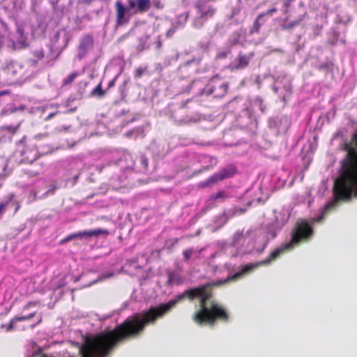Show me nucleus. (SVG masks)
<instances>
[{
  "label": "nucleus",
  "instance_id": "nucleus-58",
  "mask_svg": "<svg viewBox=\"0 0 357 357\" xmlns=\"http://www.w3.org/2000/svg\"><path fill=\"white\" fill-rule=\"evenodd\" d=\"M174 265H175V268H176V270L174 271H177L179 273L183 272V269L182 265H181L178 262L175 263Z\"/></svg>",
  "mask_w": 357,
  "mask_h": 357
},
{
  "label": "nucleus",
  "instance_id": "nucleus-57",
  "mask_svg": "<svg viewBox=\"0 0 357 357\" xmlns=\"http://www.w3.org/2000/svg\"><path fill=\"white\" fill-rule=\"evenodd\" d=\"M175 31H176V28H171V29H169L167 31V33H166V36H167V38H171V37L174 35V33H175Z\"/></svg>",
  "mask_w": 357,
  "mask_h": 357
},
{
  "label": "nucleus",
  "instance_id": "nucleus-45",
  "mask_svg": "<svg viewBox=\"0 0 357 357\" xmlns=\"http://www.w3.org/2000/svg\"><path fill=\"white\" fill-rule=\"evenodd\" d=\"M57 189V186L54 183H52L48 190L45 192V195H53L56 190Z\"/></svg>",
  "mask_w": 357,
  "mask_h": 357
},
{
  "label": "nucleus",
  "instance_id": "nucleus-24",
  "mask_svg": "<svg viewBox=\"0 0 357 357\" xmlns=\"http://www.w3.org/2000/svg\"><path fill=\"white\" fill-rule=\"evenodd\" d=\"M130 82V78L126 79L119 86V92L121 95V100H124L126 97L127 96V91H128V84Z\"/></svg>",
  "mask_w": 357,
  "mask_h": 357
},
{
  "label": "nucleus",
  "instance_id": "nucleus-29",
  "mask_svg": "<svg viewBox=\"0 0 357 357\" xmlns=\"http://www.w3.org/2000/svg\"><path fill=\"white\" fill-rule=\"evenodd\" d=\"M210 0H197L195 8L197 10V12L202 11L203 10L207 9V7L210 5H208V1Z\"/></svg>",
  "mask_w": 357,
  "mask_h": 357
},
{
  "label": "nucleus",
  "instance_id": "nucleus-11",
  "mask_svg": "<svg viewBox=\"0 0 357 357\" xmlns=\"http://www.w3.org/2000/svg\"><path fill=\"white\" fill-rule=\"evenodd\" d=\"M16 33L17 35V42L10 40L12 48L13 50L24 49L29 45L27 42V36L24 33V29L22 25L17 24Z\"/></svg>",
  "mask_w": 357,
  "mask_h": 357
},
{
  "label": "nucleus",
  "instance_id": "nucleus-21",
  "mask_svg": "<svg viewBox=\"0 0 357 357\" xmlns=\"http://www.w3.org/2000/svg\"><path fill=\"white\" fill-rule=\"evenodd\" d=\"M216 12V8L212 6H209L207 7V9L203 10L202 11L199 12V16L206 21L208 18L212 17Z\"/></svg>",
  "mask_w": 357,
  "mask_h": 357
},
{
  "label": "nucleus",
  "instance_id": "nucleus-50",
  "mask_svg": "<svg viewBox=\"0 0 357 357\" xmlns=\"http://www.w3.org/2000/svg\"><path fill=\"white\" fill-rule=\"evenodd\" d=\"M240 11H241V9L239 8H234L232 9L231 14L227 16L228 19L231 20V18L238 15L240 13Z\"/></svg>",
  "mask_w": 357,
  "mask_h": 357
},
{
  "label": "nucleus",
  "instance_id": "nucleus-34",
  "mask_svg": "<svg viewBox=\"0 0 357 357\" xmlns=\"http://www.w3.org/2000/svg\"><path fill=\"white\" fill-rule=\"evenodd\" d=\"M193 252L194 250L192 248L183 250V255L184 261L188 262L191 259Z\"/></svg>",
  "mask_w": 357,
  "mask_h": 357
},
{
  "label": "nucleus",
  "instance_id": "nucleus-30",
  "mask_svg": "<svg viewBox=\"0 0 357 357\" xmlns=\"http://www.w3.org/2000/svg\"><path fill=\"white\" fill-rule=\"evenodd\" d=\"M205 22L206 21L199 15L194 19L192 26L195 29H199L203 27Z\"/></svg>",
  "mask_w": 357,
  "mask_h": 357
},
{
  "label": "nucleus",
  "instance_id": "nucleus-8",
  "mask_svg": "<svg viewBox=\"0 0 357 357\" xmlns=\"http://www.w3.org/2000/svg\"><path fill=\"white\" fill-rule=\"evenodd\" d=\"M212 263H213V261H212V259H211V261L208 262V265L210 266H211L212 272H213V273H216L218 271L222 272L224 271H227L228 272H229V275H228L227 278H226L225 279H220V280H218L215 282H214L213 284L215 286H220V285L225 284L226 282H227L230 280H236L245 273V264L241 265V271H236L234 273L231 274L230 272V269L231 268V265L230 264L226 263L223 266H219L218 265L212 264Z\"/></svg>",
  "mask_w": 357,
  "mask_h": 357
},
{
  "label": "nucleus",
  "instance_id": "nucleus-59",
  "mask_svg": "<svg viewBox=\"0 0 357 357\" xmlns=\"http://www.w3.org/2000/svg\"><path fill=\"white\" fill-rule=\"evenodd\" d=\"M228 52H222L218 54L216 58L217 59H225L227 57Z\"/></svg>",
  "mask_w": 357,
  "mask_h": 357
},
{
  "label": "nucleus",
  "instance_id": "nucleus-49",
  "mask_svg": "<svg viewBox=\"0 0 357 357\" xmlns=\"http://www.w3.org/2000/svg\"><path fill=\"white\" fill-rule=\"evenodd\" d=\"M20 127V124H18L16 127L12 126V125H10V126H6L4 127V128L9 132L10 133H15L16 132V131L17 130V129L19 128Z\"/></svg>",
  "mask_w": 357,
  "mask_h": 357
},
{
  "label": "nucleus",
  "instance_id": "nucleus-15",
  "mask_svg": "<svg viewBox=\"0 0 357 357\" xmlns=\"http://www.w3.org/2000/svg\"><path fill=\"white\" fill-rule=\"evenodd\" d=\"M245 42V29H243L242 27L234 31V33L230 36L229 39V43L230 45H241L243 46Z\"/></svg>",
  "mask_w": 357,
  "mask_h": 357
},
{
  "label": "nucleus",
  "instance_id": "nucleus-56",
  "mask_svg": "<svg viewBox=\"0 0 357 357\" xmlns=\"http://www.w3.org/2000/svg\"><path fill=\"white\" fill-rule=\"evenodd\" d=\"M124 135L127 137V138H129V139H134V132L132 130H128L127 132H125Z\"/></svg>",
  "mask_w": 357,
  "mask_h": 357
},
{
  "label": "nucleus",
  "instance_id": "nucleus-52",
  "mask_svg": "<svg viewBox=\"0 0 357 357\" xmlns=\"http://www.w3.org/2000/svg\"><path fill=\"white\" fill-rule=\"evenodd\" d=\"M35 303H33V302H29L26 305H25L24 307H23V309H22V313L21 314H29V313L28 312H26V310L32 305H35Z\"/></svg>",
  "mask_w": 357,
  "mask_h": 357
},
{
  "label": "nucleus",
  "instance_id": "nucleus-13",
  "mask_svg": "<svg viewBox=\"0 0 357 357\" xmlns=\"http://www.w3.org/2000/svg\"><path fill=\"white\" fill-rule=\"evenodd\" d=\"M47 28V24L41 20H38L35 24L31 25V37L34 39L44 38Z\"/></svg>",
  "mask_w": 357,
  "mask_h": 357
},
{
  "label": "nucleus",
  "instance_id": "nucleus-61",
  "mask_svg": "<svg viewBox=\"0 0 357 357\" xmlns=\"http://www.w3.org/2000/svg\"><path fill=\"white\" fill-rule=\"evenodd\" d=\"M258 266V264H247L246 268H247V273L252 271L255 267Z\"/></svg>",
  "mask_w": 357,
  "mask_h": 357
},
{
  "label": "nucleus",
  "instance_id": "nucleus-3",
  "mask_svg": "<svg viewBox=\"0 0 357 357\" xmlns=\"http://www.w3.org/2000/svg\"><path fill=\"white\" fill-rule=\"evenodd\" d=\"M313 233L312 227L305 220L297 221L294 228L291 231L289 242L282 244L280 248L271 252L264 261L260 262V264H268L284 252L294 249L301 243L308 241L312 238Z\"/></svg>",
  "mask_w": 357,
  "mask_h": 357
},
{
  "label": "nucleus",
  "instance_id": "nucleus-10",
  "mask_svg": "<svg viewBox=\"0 0 357 357\" xmlns=\"http://www.w3.org/2000/svg\"><path fill=\"white\" fill-rule=\"evenodd\" d=\"M40 153L36 144L29 143L27 146H24L20 154L24 157L23 161L33 164L40 158Z\"/></svg>",
  "mask_w": 357,
  "mask_h": 357
},
{
  "label": "nucleus",
  "instance_id": "nucleus-41",
  "mask_svg": "<svg viewBox=\"0 0 357 357\" xmlns=\"http://www.w3.org/2000/svg\"><path fill=\"white\" fill-rule=\"evenodd\" d=\"M132 130H133L134 135H135L134 139L137 138L141 135H142L144 132V128L142 126L136 127V128H133Z\"/></svg>",
  "mask_w": 357,
  "mask_h": 357
},
{
  "label": "nucleus",
  "instance_id": "nucleus-6",
  "mask_svg": "<svg viewBox=\"0 0 357 357\" xmlns=\"http://www.w3.org/2000/svg\"><path fill=\"white\" fill-rule=\"evenodd\" d=\"M110 233L108 229H102V228L79 231L78 232H75V233L68 235L66 238L61 240L60 244H61V245L65 244L71 241L77 240V239H79V240H83V239L90 240L93 237L98 238L100 236H107Z\"/></svg>",
  "mask_w": 357,
  "mask_h": 357
},
{
  "label": "nucleus",
  "instance_id": "nucleus-43",
  "mask_svg": "<svg viewBox=\"0 0 357 357\" xmlns=\"http://www.w3.org/2000/svg\"><path fill=\"white\" fill-rule=\"evenodd\" d=\"M175 123L177 126L188 125V116H183L179 119H176Z\"/></svg>",
  "mask_w": 357,
  "mask_h": 357
},
{
  "label": "nucleus",
  "instance_id": "nucleus-42",
  "mask_svg": "<svg viewBox=\"0 0 357 357\" xmlns=\"http://www.w3.org/2000/svg\"><path fill=\"white\" fill-rule=\"evenodd\" d=\"M122 70H123V67H121L120 72L112 80H110L109 82L108 86H107V88L106 90L112 88L115 85L116 80L119 77V76L121 75Z\"/></svg>",
  "mask_w": 357,
  "mask_h": 357
},
{
  "label": "nucleus",
  "instance_id": "nucleus-17",
  "mask_svg": "<svg viewBox=\"0 0 357 357\" xmlns=\"http://www.w3.org/2000/svg\"><path fill=\"white\" fill-rule=\"evenodd\" d=\"M130 7L133 8L135 13L138 11L145 13L151 7L150 0H130Z\"/></svg>",
  "mask_w": 357,
  "mask_h": 357
},
{
  "label": "nucleus",
  "instance_id": "nucleus-54",
  "mask_svg": "<svg viewBox=\"0 0 357 357\" xmlns=\"http://www.w3.org/2000/svg\"><path fill=\"white\" fill-rule=\"evenodd\" d=\"M135 121H136V119L135 117H132L128 120H124L122 121L121 124V128H124L126 127L128 123H132L134 122Z\"/></svg>",
  "mask_w": 357,
  "mask_h": 357
},
{
  "label": "nucleus",
  "instance_id": "nucleus-12",
  "mask_svg": "<svg viewBox=\"0 0 357 357\" xmlns=\"http://www.w3.org/2000/svg\"><path fill=\"white\" fill-rule=\"evenodd\" d=\"M93 46V38L91 35H86L80 40L78 47V53L77 57L80 60L84 58L88 54L89 50Z\"/></svg>",
  "mask_w": 357,
  "mask_h": 357
},
{
  "label": "nucleus",
  "instance_id": "nucleus-31",
  "mask_svg": "<svg viewBox=\"0 0 357 357\" xmlns=\"http://www.w3.org/2000/svg\"><path fill=\"white\" fill-rule=\"evenodd\" d=\"M188 17H189V13L188 12H185V13H183L182 14H180L177 17V22L176 23L178 25L183 26L187 22Z\"/></svg>",
  "mask_w": 357,
  "mask_h": 357
},
{
  "label": "nucleus",
  "instance_id": "nucleus-60",
  "mask_svg": "<svg viewBox=\"0 0 357 357\" xmlns=\"http://www.w3.org/2000/svg\"><path fill=\"white\" fill-rule=\"evenodd\" d=\"M38 321L36 322V323H33V324H31L29 325V326L31 328H33L35 326H36L37 325H38L41 321H42V317L40 314H39V316L38 317Z\"/></svg>",
  "mask_w": 357,
  "mask_h": 357
},
{
  "label": "nucleus",
  "instance_id": "nucleus-22",
  "mask_svg": "<svg viewBox=\"0 0 357 357\" xmlns=\"http://www.w3.org/2000/svg\"><path fill=\"white\" fill-rule=\"evenodd\" d=\"M228 221V217L226 216V211H224L223 213L219 215L216 217L215 220V224L216 225L215 228L213 229V231H217L220 228H221L222 226H224L227 222Z\"/></svg>",
  "mask_w": 357,
  "mask_h": 357
},
{
  "label": "nucleus",
  "instance_id": "nucleus-55",
  "mask_svg": "<svg viewBox=\"0 0 357 357\" xmlns=\"http://www.w3.org/2000/svg\"><path fill=\"white\" fill-rule=\"evenodd\" d=\"M49 134L47 132H44V133H38L37 135H36L34 136V139H40L42 138H44V137H48Z\"/></svg>",
  "mask_w": 357,
  "mask_h": 357
},
{
  "label": "nucleus",
  "instance_id": "nucleus-35",
  "mask_svg": "<svg viewBox=\"0 0 357 357\" xmlns=\"http://www.w3.org/2000/svg\"><path fill=\"white\" fill-rule=\"evenodd\" d=\"M215 90V87L213 86H210L209 84L206 85L205 88L202 90L201 94L206 95L207 96L213 93Z\"/></svg>",
  "mask_w": 357,
  "mask_h": 357
},
{
  "label": "nucleus",
  "instance_id": "nucleus-64",
  "mask_svg": "<svg viewBox=\"0 0 357 357\" xmlns=\"http://www.w3.org/2000/svg\"><path fill=\"white\" fill-rule=\"evenodd\" d=\"M154 6L156 8H158V9H161L163 8V6L161 4V3L158 1H154Z\"/></svg>",
  "mask_w": 357,
  "mask_h": 357
},
{
  "label": "nucleus",
  "instance_id": "nucleus-38",
  "mask_svg": "<svg viewBox=\"0 0 357 357\" xmlns=\"http://www.w3.org/2000/svg\"><path fill=\"white\" fill-rule=\"evenodd\" d=\"M245 66V56L241 53L238 55V63L235 66L236 68H244Z\"/></svg>",
  "mask_w": 357,
  "mask_h": 357
},
{
  "label": "nucleus",
  "instance_id": "nucleus-1",
  "mask_svg": "<svg viewBox=\"0 0 357 357\" xmlns=\"http://www.w3.org/2000/svg\"><path fill=\"white\" fill-rule=\"evenodd\" d=\"M190 299L199 298L201 309L194 315L193 319L199 324H208L213 326L216 319L225 322L229 320L226 310L218 303L212 301L211 307L206 305V301L211 297V294L205 286L189 288L158 307H151L141 318L128 317L116 328L108 326L94 338L90 340L80 348L81 357H106L113 348L119 342L130 337L137 335L149 323H153L157 318L162 317L176 304L185 298Z\"/></svg>",
  "mask_w": 357,
  "mask_h": 357
},
{
  "label": "nucleus",
  "instance_id": "nucleus-18",
  "mask_svg": "<svg viewBox=\"0 0 357 357\" xmlns=\"http://www.w3.org/2000/svg\"><path fill=\"white\" fill-rule=\"evenodd\" d=\"M138 41L139 44L136 49L139 52L149 49L152 45V40L149 34H145L144 36L138 38Z\"/></svg>",
  "mask_w": 357,
  "mask_h": 357
},
{
  "label": "nucleus",
  "instance_id": "nucleus-23",
  "mask_svg": "<svg viewBox=\"0 0 357 357\" xmlns=\"http://www.w3.org/2000/svg\"><path fill=\"white\" fill-rule=\"evenodd\" d=\"M107 90H103L102 88V82H100L90 93V97H98L102 98L105 93Z\"/></svg>",
  "mask_w": 357,
  "mask_h": 357
},
{
  "label": "nucleus",
  "instance_id": "nucleus-51",
  "mask_svg": "<svg viewBox=\"0 0 357 357\" xmlns=\"http://www.w3.org/2000/svg\"><path fill=\"white\" fill-rule=\"evenodd\" d=\"M133 28L131 29L128 32H127L126 33L122 35L121 37H119L117 40V43H120L121 42H123L125 39H126L127 38H128V36H130V34L132 33V31H133Z\"/></svg>",
  "mask_w": 357,
  "mask_h": 357
},
{
  "label": "nucleus",
  "instance_id": "nucleus-46",
  "mask_svg": "<svg viewBox=\"0 0 357 357\" xmlns=\"http://www.w3.org/2000/svg\"><path fill=\"white\" fill-rule=\"evenodd\" d=\"M144 70L142 67L137 68L134 73V77L135 79H138V78L141 77L142 76V75L144 74Z\"/></svg>",
  "mask_w": 357,
  "mask_h": 357
},
{
  "label": "nucleus",
  "instance_id": "nucleus-25",
  "mask_svg": "<svg viewBox=\"0 0 357 357\" xmlns=\"http://www.w3.org/2000/svg\"><path fill=\"white\" fill-rule=\"evenodd\" d=\"M25 108H26V106L24 105H21L19 107H12V106H10L8 107H6L2 109L1 114L6 115V114H8L10 113L16 112L17 111H24L25 109Z\"/></svg>",
  "mask_w": 357,
  "mask_h": 357
},
{
  "label": "nucleus",
  "instance_id": "nucleus-5",
  "mask_svg": "<svg viewBox=\"0 0 357 357\" xmlns=\"http://www.w3.org/2000/svg\"><path fill=\"white\" fill-rule=\"evenodd\" d=\"M36 315V312H31L29 314H19L14 317L8 323H3L0 328L4 329L6 332H13L17 331H25L28 325L23 324L24 321H29Z\"/></svg>",
  "mask_w": 357,
  "mask_h": 357
},
{
  "label": "nucleus",
  "instance_id": "nucleus-4",
  "mask_svg": "<svg viewBox=\"0 0 357 357\" xmlns=\"http://www.w3.org/2000/svg\"><path fill=\"white\" fill-rule=\"evenodd\" d=\"M237 172L235 166L229 165L220 169L219 172L208 177L206 180L199 182L197 187L199 189L209 188L218 182L232 177Z\"/></svg>",
  "mask_w": 357,
  "mask_h": 357
},
{
  "label": "nucleus",
  "instance_id": "nucleus-62",
  "mask_svg": "<svg viewBox=\"0 0 357 357\" xmlns=\"http://www.w3.org/2000/svg\"><path fill=\"white\" fill-rule=\"evenodd\" d=\"M59 37H60V33L59 32H56L54 34V38L52 39V42H54V43L58 42Z\"/></svg>",
  "mask_w": 357,
  "mask_h": 357
},
{
  "label": "nucleus",
  "instance_id": "nucleus-27",
  "mask_svg": "<svg viewBox=\"0 0 357 357\" xmlns=\"http://www.w3.org/2000/svg\"><path fill=\"white\" fill-rule=\"evenodd\" d=\"M139 162L141 165V171L144 172H146L149 171V160L148 158L144 155L142 154L139 156Z\"/></svg>",
  "mask_w": 357,
  "mask_h": 357
},
{
  "label": "nucleus",
  "instance_id": "nucleus-48",
  "mask_svg": "<svg viewBox=\"0 0 357 357\" xmlns=\"http://www.w3.org/2000/svg\"><path fill=\"white\" fill-rule=\"evenodd\" d=\"M63 40L64 44L63 45V47L61 48L60 52H62L67 47V45L68 44V41L70 40L68 34L66 32H65L63 34Z\"/></svg>",
  "mask_w": 357,
  "mask_h": 357
},
{
  "label": "nucleus",
  "instance_id": "nucleus-16",
  "mask_svg": "<svg viewBox=\"0 0 357 357\" xmlns=\"http://www.w3.org/2000/svg\"><path fill=\"white\" fill-rule=\"evenodd\" d=\"M276 12L277 9L275 8H273L268 10L266 13L259 14L256 19L252 28L250 31V33L259 32L261 26L266 22L264 17L268 15H271L273 13Z\"/></svg>",
  "mask_w": 357,
  "mask_h": 357
},
{
  "label": "nucleus",
  "instance_id": "nucleus-2",
  "mask_svg": "<svg viewBox=\"0 0 357 357\" xmlns=\"http://www.w3.org/2000/svg\"><path fill=\"white\" fill-rule=\"evenodd\" d=\"M333 199L326 204L319 220L335 209L339 202H347L352 197H357V172L340 173L334 181L333 187Z\"/></svg>",
  "mask_w": 357,
  "mask_h": 357
},
{
  "label": "nucleus",
  "instance_id": "nucleus-47",
  "mask_svg": "<svg viewBox=\"0 0 357 357\" xmlns=\"http://www.w3.org/2000/svg\"><path fill=\"white\" fill-rule=\"evenodd\" d=\"M66 283L63 279L59 280L56 284H55L54 291L61 290L64 286Z\"/></svg>",
  "mask_w": 357,
  "mask_h": 357
},
{
  "label": "nucleus",
  "instance_id": "nucleus-14",
  "mask_svg": "<svg viewBox=\"0 0 357 357\" xmlns=\"http://www.w3.org/2000/svg\"><path fill=\"white\" fill-rule=\"evenodd\" d=\"M166 273L168 279L165 284L169 287H172L174 285H181L185 281V278L177 271H174L171 269H167Z\"/></svg>",
  "mask_w": 357,
  "mask_h": 357
},
{
  "label": "nucleus",
  "instance_id": "nucleus-37",
  "mask_svg": "<svg viewBox=\"0 0 357 357\" xmlns=\"http://www.w3.org/2000/svg\"><path fill=\"white\" fill-rule=\"evenodd\" d=\"M201 118L199 114H195L191 116H188V125L197 123L200 121Z\"/></svg>",
  "mask_w": 357,
  "mask_h": 357
},
{
  "label": "nucleus",
  "instance_id": "nucleus-44",
  "mask_svg": "<svg viewBox=\"0 0 357 357\" xmlns=\"http://www.w3.org/2000/svg\"><path fill=\"white\" fill-rule=\"evenodd\" d=\"M152 44H155V49L159 50L162 45V42L160 39V36H158L155 40H152Z\"/></svg>",
  "mask_w": 357,
  "mask_h": 357
},
{
  "label": "nucleus",
  "instance_id": "nucleus-32",
  "mask_svg": "<svg viewBox=\"0 0 357 357\" xmlns=\"http://www.w3.org/2000/svg\"><path fill=\"white\" fill-rule=\"evenodd\" d=\"M39 151L40 152V157L41 155H44L45 154L52 153L54 151V149L50 145L46 144V145H43V146H40Z\"/></svg>",
  "mask_w": 357,
  "mask_h": 357
},
{
  "label": "nucleus",
  "instance_id": "nucleus-9",
  "mask_svg": "<svg viewBox=\"0 0 357 357\" xmlns=\"http://www.w3.org/2000/svg\"><path fill=\"white\" fill-rule=\"evenodd\" d=\"M245 237L243 234V229L238 230L234 233L231 241L224 243V246L235 249V252L231 254L232 257H243L245 254Z\"/></svg>",
  "mask_w": 357,
  "mask_h": 357
},
{
  "label": "nucleus",
  "instance_id": "nucleus-19",
  "mask_svg": "<svg viewBox=\"0 0 357 357\" xmlns=\"http://www.w3.org/2000/svg\"><path fill=\"white\" fill-rule=\"evenodd\" d=\"M228 197L227 193L225 190H220L216 194H212L209 197V206L208 208H213L215 206V202L223 201Z\"/></svg>",
  "mask_w": 357,
  "mask_h": 357
},
{
  "label": "nucleus",
  "instance_id": "nucleus-36",
  "mask_svg": "<svg viewBox=\"0 0 357 357\" xmlns=\"http://www.w3.org/2000/svg\"><path fill=\"white\" fill-rule=\"evenodd\" d=\"M77 75L78 73L77 72H73L70 73L66 79H63V85H68L73 82L75 77L77 76Z\"/></svg>",
  "mask_w": 357,
  "mask_h": 357
},
{
  "label": "nucleus",
  "instance_id": "nucleus-20",
  "mask_svg": "<svg viewBox=\"0 0 357 357\" xmlns=\"http://www.w3.org/2000/svg\"><path fill=\"white\" fill-rule=\"evenodd\" d=\"M33 56V58H30L28 60V63L31 67H36L38 61L42 59L44 57V51L43 49L39 50H34L31 52Z\"/></svg>",
  "mask_w": 357,
  "mask_h": 357
},
{
  "label": "nucleus",
  "instance_id": "nucleus-26",
  "mask_svg": "<svg viewBox=\"0 0 357 357\" xmlns=\"http://www.w3.org/2000/svg\"><path fill=\"white\" fill-rule=\"evenodd\" d=\"M245 212V208H232L226 211V216L228 217V220L236 215L237 213L242 215Z\"/></svg>",
  "mask_w": 357,
  "mask_h": 357
},
{
  "label": "nucleus",
  "instance_id": "nucleus-7",
  "mask_svg": "<svg viewBox=\"0 0 357 357\" xmlns=\"http://www.w3.org/2000/svg\"><path fill=\"white\" fill-rule=\"evenodd\" d=\"M116 13L115 28L127 24L130 17L135 13L133 8L130 7V0H128V5H124L123 2L118 0L115 3Z\"/></svg>",
  "mask_w": 357,
  "mask_h": 357
},
{
  "label": "nucleus",
  "instance_id": "nucleus-39",
  "mask_svg": "<svg viewBox=\"0 0 357 357\" xmlns=\"http://www.w3.org/2000/svg\"><path fill=\"white\" fill-rule=\"evenodd\" d=\"M114 275V273L113 272H109V273H102V275H100L98 278V280H96L94 281H93L91 282V284H95L98 281H102L106 278H111L112 277L113 275Z\"/></svg>",
  "mask_w": 357,
  "mask_h": 357
},
{
  "label": "nucleus",
  "instance_id": "nucleus-33",
  "mask_svg": "<svg viewBox=\"0 0 357 357\" xmlns=\"http://www.w3.org/2000/svg\"><path fill=\"white\" fill-rule=\"evenodd\" d=\"M26 357H48L47 355L43 353L42 349L38 347L31 354H29Z\"/></svg>",
  "mask_w": 357,
  "mask_h": 357
},
{
  "label": "nucleus",
  "instance_id": "nucleus-28",
  "mask_svg": "<svg viewBox=\"0 0 357 357\" xmlns=\"http://www.w3.org/2000/svg\"><path fill=\"white\" fill-rule=\"evenodd\" d=\"M89 84V82L86 81H81L78 83V91H77V98H82L83 95L85 91V89Z\"/></svg>",
  "mask_w": 357,
  "mask_h": 357
},
{
  "label": "nucleus",
  "instance_id": "nucleus-40",
  "mask_svg": "<svg viewBox=\"0 0 357 357\" xmlns=\"http://www.w3.org/2000/svg\"><path fill=\"white\" fill-rule=\"evenodd\" d=\"M300 22H301V20L293 21L287 24L283 25L282 29H285V30L291 29L294 27H295L296 26L300 24Z\"/></svg>",
  "mask_w": 357,
  "mask_h": 357
},
{
  "label": "nucleus",
  "instance_id": "nucleus-53",
  "mask_svg": "<svg viewBox=\"0 0 357 357\" xmlns=\"http://www.w3.org/2000/svg\"><path fill=\"white\" fill-rule=\"evenodd\" d=\"M76 99H79L77 98V94H76L75 96H70L68 100H67V102H66V107H70L71 105V103L75 100Z\"/></svg>",
  "mask_w": 357,
  "mask_h": 357
},
{
  "label": "nucleus",
  "instance_id": "nucleus-63",
  "mask_svg": "<svg viewBox=\"0 0 357 357\" xmlns=\"http://www.w3.org/2000/svg\"><path fill=\"white\" fill-rule=\"evenodd\" d=\"M26 136H24V137H22V139L18 142V143H17V144H22V145H23L24 146H27V145L26 144Z\"/></svg>",
  "mask_w": 357,
  "mask_h": 357
}]
</instances>
